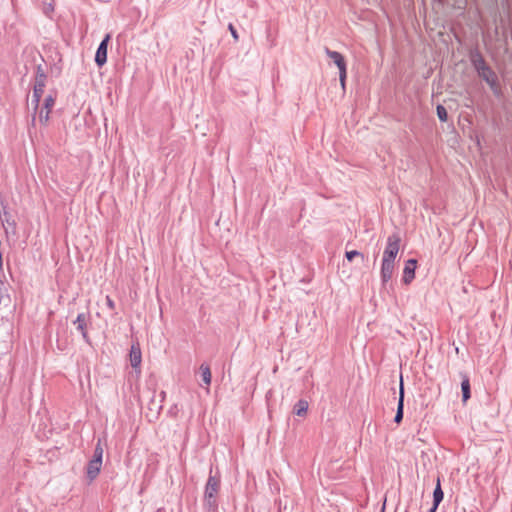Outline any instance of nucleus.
<instances>
[{"label":"nucleus","mask_w":512,"mask_h":512,"mask_svg":"<svg viewBox=\"0 0 512 512\" xmlns=\"http://www.w3.org/2000/svg\"><path fill=\"white\" fill-rule=\"evenodd\" d=\"M471 61L479 77L482 78L485 82L489 81L490 79L496 78V73L487 65L485 59L480 53L477 52L473 54L471 57Z\"/></svg>","instance_id":"nucleus-2"},{"label":"nucleus","mask_w":512,"mask_h":512,"mask_svg":"<svg viewBox=\"0 0 512 512\" xmlns=\"http://www.w3.org/2000/svg\"><path fill=\"white\" fill-rule=\"evenodd\" d=\"M130 363L133 368H138L141 364V351L138 347L132 346L130 351Z\"/></svg>","instance_id":"nucleus-13"},{"label":"nucleus","mask_w":512,"mask_h":512,"mask_svg":"<svg viewBox=\"0 0 512 512\" xmlns=\"http://www.w3.org/2000/svg\"><path fill=\"white\" fill-rule=\"evenodd\" d=\"M102 462L97 459H91L87 466V476L90 480H94L100 472Z\"/></svg>","instance_id":"nucleus-11"},{"label":"nucleus","mask_w":512,"mask_h":512,"mask_svg":"<svg viewBox=\"0 0 512 512\" xmlns=\"http://www.w3.org/2000/svg\"><path fill=\"white\" fill-rule=\"evenodd\" d=\"M438 506H435V503H433L432 507L430 508L429 512H436Z\"/></svg>","instance_id":"nucleus-25"},{"label":"nucleus","mask_w":512,"mask_h":512,"mask_svg":"<svg viewBox=\"0 0 512 512\" xmlns=\"http://www.w3.org/2000/svg\"><path fill=\"white\" fill-rule=\"evenodd\" d=\"M400 240V236L397 233L388 236L382 260L395 261L399 252Z\"/></svg>","instance_id":"nucleus-4"},{"label":"nucleus","mask_w":512,"mask_h":512,"mask_svg":"<svg viewBox=\"0 0 512 512\" xmlns=\"http://www.w3.org/2000/svg\"><path fill=\"white\" fill-rule=\"evenodd\" d=\"M326 55L333 61V63L339 69V80L340 84L345 89L346 77H347V69H346V61L342 54L337 51L330 50L329 48H325Z\"/></svg>","instance_id":"nucleus-3"},{"label":"nucleus","mask_w":512,"mask_h":512,"mask_svg":"<svg viewBox=\"0 0 512 512\" xmlns=\"http://www.w3.org/2000/svg\"><path fill=\"white\" fill-rule=\"evenodd\" d=\"M308 410V402L299 400L294 406V413L298 416H304Z\"/></svg>","instance_id":"nucleus-16"},{"label":"nucleus","mask_w":512,"mask_h":512,"mask_svg":"<svg viewBox=\"0 0 512 512\" xmlns=\"http://www.w3.org/2000/svg\"><path fill=\"white\" fill-rule=\"evenodd\" d=\"M102 457H103V448H102L100 440H99L95 447L94 455H93L92 459H97L98 461L102 462Z\"/></svg>","instance_id":"nucleus-19"},{"label":"nucleus","mask_w":512,"mask_h":512,"mask_svg":"<svg viewBox=\"0 0 512 512\" xmlns=\"http://www.w3.org/2000/svg\"><path fill=\"white\" fill-rule=\"evenodd\" d=\"M200 373L202 381L206 386H209L211 383V370L210 367L207 364H201L200 366Z\"/></svg>","instance_id":"nucleus-15"},{"label":"nucleus","mask_w":512,"mask_h":512,"mask_svg":"<svg viewBox=\"0 0 512 512\" xmlns=\"http://www.w3.org/2000/svg\"><path fill=\"white\" fill-rule=\"evenodd\" d=\"M49 110H45L44 108H41L40 112H39V121L42 123V124H47L48 120H49Z\"/></svg>","instance_id":"nucleus-21"},{"label":"nucleus","mask_w":512,"mask_h":512,"mask_svg":"<svg viewBox=\"0 0 512 512\" xmlns=\"http://www.w3.org/2000/svg\"><path fill=\"white\" fill-rule=\"evenodd\" d=\"M486 83L490 86L491 90L493 91V93L496 96L500 95L501 89H500V86H499V83H498V77L497 76H496V78L490 79Z\"/></svg>","instance_id":"nucleus-17"},{"label":"nucleus","mask_w":512,"mask_h":512,"mask_svg":"<svg viewBox=\"0 0 512 512\" xmlns=\"http://www.w3.org/2000/svg\"><path fill=\"white\" fill-rule=\"evenodd\" d=\"M437 116L441 122H446L448 119V113L446 108L443 105H438L437 108Z\"/></svg>","instance_id":"nucleus-18"},{"label":"nucleus","mask_w":512,"mask_h":512,"mask_svg":"<svg viewBox=\"0 0 512 512\" xmlns=\"http://www.w3.org/2000/svg\"><path fill=\"white\" fill-rule=\"evenodd\" d=\"M220 488V480L216 476L210 475L204 492V503L209 510H215L217 508L216 495Z\"/></svg>","instance_id":"nucleus-1"},{"label":"nucleus","mask_w":512,"mask_h":512,"mask_svg":"<svg viewBox=\"0 0 512 512\" xmlns=\"http://www.w3.org/2000/svg\"><path fill=\"white\" fill-rule=\"evenodd\" d=\"M110 39H111L110 34H106L97 48V51L95 54V63L99 67H102L107 62V48H108V43H109Z\"/></svg>","instance_id":"nucleus-7"},{"label":"nucleus","mask_w":512,"mask_h":512,"mask_svg":"<svg viewBox=\"0 0 512 512\" xmlns=\"http://www.w3.org/2000/svg\"><path fill=\"white\" fill-rule=\"evenodd\" d=\"M461 377L462 400L465 403L471 397L470 380L466 374L461 373Z\"/></svg>","instance_id":"nucleus-12"},{"label":"nucleus","mask_w":512,"mask_h":512,"mask_svg":"<svg viewBox=\"0 0 512 512\" xmlns=\"http://www.w3.org/2000/svg\"><path fill=\"white\" fill-rule=\"evenodd\" d=\"M90 321L89 313H79L76 319L73 321V324L76 326L77 331H79L86 343H90V338L87 333V324Z\"/></svg>","instance_id":"nucleus-6"},{"label":"nucleus","mask_w":512,"mask_h":512,"mask_svg":"<svg viewBox=\"0 0 512 512\" xmlns=\"http://www.w3.org/2000/svg\"><path fill=\"white\" fill-rule=\"evenodd\" d=\"M417 261L415 259H409L403 270V282L409 284L415 277Z\"/></svg>","instance_id":"nucleus-9"},{"label":"nucleus","mask_w":512,"mask_h":512,"mask_svg":"<svg viewBox=\"0 0 512 512\" xmlns=\"http://www.w3.org/2000/svg\"><path fill=\"white\" fill-rule=\"evenodd\" d=\"M394 268H395V261L382 260L381 280L384 284L387 283L392 278Z\"/></svg>","instance_id":"nucleus-8"},{"label":"nucleus","mask_w":512,"mask_h":512,"mask_svg":"<svg viewBox=\"0 0 512 512\" xmlns=\"http://www.w3.org/2000/svg\"><path fill=\"white\" fill-rule=\"evenodd\" d=\"M228 29H229V31H230V33H231L232 37L234 38V40H235V41H238V39H239V35H238L237 30L235 29L234 25L230 23V24L228 25Z\"/></svg>","instance_id":"nucleus-23"},{"label":"nucleus","mask_w":512,"mask_h":512,"mask_svg":"<svg viewBox=\"0 0 512 512\" xmlns=\"http://www.w3.org/2000/svg\"><path fill=\"white\" fill-rule=\"evenodd\" d=\"M106 303H107V306L110 309H114L115 308L114 301L109 296L106 297Z\"/></svg>","instance_id":"nucleus-24"},{"label":"nucleus","mask_w":512,"mask_h":512,"mask_svg":"<svg viewBox=\"0 0 512 512\" xmlns=\"http://www.w3.org/2000/svg\"><path fill=\"white\" fill-rule=\"evenodd\" d=\"M45 80H46V75L40 69V67H38L36 77H35L33 94H32V103H34L36 107L39 105L40 99L44 92Z\"/></svg>","instance_id":"nucleus-5"},{"label":"nucleus","mask_w":512,"mask_h":512,"mask_svg":"<svg viewBox=\"0 0 512 512\" xmlns=\"http://www.w3.org/2000/svg\"><path fill=\"white\" fill-rule=\"evenodd\" d=\"M345 256H346L347 260H349V261H352L355 257H361V259L364 260L363 254L356 250L347 251Z\"/></svg>","instance_id":"nucleus-22"},{"label":"nucleus","mask_w":512,"mask_h":512,"mask_svg":"<svg viewBox=\"0 0 512 512\" xmlns=\"http://www.w3.org/2000/svg\"><path fill=\"white\" fill-rule=\"evenodd\" d=\"M403 410H404V388L403 382L400 383V392H399V400L397 405L396 415L394 417V422L399 424L403 419Z\"/></svg>","instance_id":"nucleus-10"},{"label":"nucleus","mask_w":512,"mask_h":512,"mask_svg":"<svg viewBox=\"0 0 512 512\" xmlns=\"http://www.w3.org/2000/svg\"><path fill=\"white\" fill-rule=\"evenodd\" d=\"M443 498H444V493L441 488L440 478L438 477L436 487L433 492V503H435V506H439V504L442 502Z\"/></svg>","instance_id":"nucleus-14"},{"label":"nucleus","mask_w":512,"mask_h":512,"mask_svg":"<svg viewBox=\"0 0 512 512\" xmlns=\"http://www.w3.org/2000/svg\"><path fill=\"white\" fill-rule=\"evenodd\" d=\"M54 104L55 99L51 95H48L44 100V106L42 108H44L45 110H49V112H51V109L54 106Z\"/></svg>","instance_id":"nucleus-20"}]
</instances>
